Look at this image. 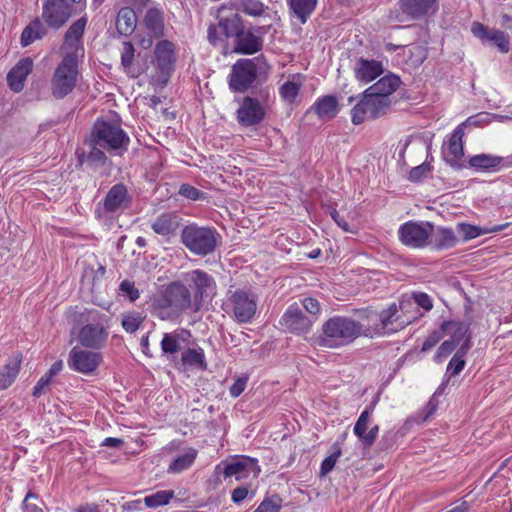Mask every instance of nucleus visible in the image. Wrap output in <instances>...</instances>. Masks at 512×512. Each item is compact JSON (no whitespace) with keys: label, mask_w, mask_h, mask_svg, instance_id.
Returning a JSON list of instances; mask_svg holds the SVG:
<instances>
[{"label":"nucleus","mask_w":512,"mask_h":512,"mask_svg":"<svg viewBox=\"0 0 512 512\" xmlns=\"http://www.w3.org/2000/svg\"><path fill=\"white\" fill-rule=\"evenodd\" d=\"M145 315L138 311H129L121 315V326L126 333L134 334L143 324Z\"/></svg>","instance_id":"obj_45"},{"label":"nucleus","mask_w":512,"mask_h":512,"mask_svg":"<svg viewBox=\"0 0 512 512\" xmlns=\"http://www.w3.org/2000/svg\"><path fill=\"white\" fill-rule=\"evenodd\" d=\"M432 171L431 161L426 159L422 164L413 167L408 174V179L411 182L419 183Z\"/></svg>","instance_id":"obj_52"},{"label":"nucleus","mask_w":512,"mask_h":512,"mask_svg":"<svg viewBox=\"0 0 512 512\" xmlns=\"http://www.w3.org/2000/svg\"><path fill=\"white\" fill-rule=\"evenodd\" d=\"M369 98L370 108L372 110V119L379 118L385 115L392 104L391 99L383 98L375 95H370Z\"/></svg>","instance_id":"obj_49"},{"label":"nucleus","mask_w":512,"mask_h":512,"mask_svg":"<svg viewBox=\"0 0 512 512\" xmlns=\"http://www.w3.org/2000/svg\"><path fill=\"white\" fill-rule=\"evenodd\" d=\"M198 456V450L193 447L182 449L170 462L167 473L172 475L180 474L191 468Z\"/></svg>","instance_id":"obj_31"},{"label":"nucleus","mask_w":512,"mask_h":512,"mask_svg":"<svg viewBox=\"0 0 512 512\" xmlns=\"http://www.w3.org/2000/svg\"><path fill=\"white\" fill-rule=\"evenodd\" d=\"M238 9L248 16L259 17L267 7L260 0H238Z\"/></svg>","instance_id":"obj_50"},{"label":"nucleus","mask_w":512,"mask_h":512,"mask_svg":"<svg viewBox=\"0 0 512 512\" xmlns=\"http://www.w3.org/2000/svg\"><path fill=\"white\" fill-rule=\"evenodd\" d=\"M456 346L457 345L455 344V342L451 340H446L442 342L439 348L437 349V352L434 356V360L436 362L442 361V359L448 357L455 350Z\"/></svg>","instance_id":"obj_61"},{"label":"nucleus","mask_w":512,"mask_h":512,"mask_svg":"<svg viewBox=\"0 0 512 512\" xmlns=\"http://www.w3.org/2000/svg\"><path fill=\"white\" fill-rule=\"evenodd\" d=\"M269 69L270 65L264 55L238 59L228 75L229 89L234 93H245L258 78L266 76Z\"/></svg>","instance_id":"obj_3"},{"label":"nucleus","mask_w":512,"mask_h":512,"mask_svg":"<svg viewBox=\"0 0 512 512\" xmlns=\"http://www.w3.org/2000/svg\"><path fill=\"white\" fill-rule=\"evenodd\" d=\"M329 215L344 232L355 233V229L339 214L334 207H329Z\"/></svg>","instance_id":"obj_62"},{"label":"nucleus","mask_w":512,"mask_h":512,"mask_svg":"<svg viewBox=\"0 0 512 512\" xmlns=\"http://www.w3.org/2000/svg\"><path fill=\"white\" fill-rule=\"evenodd\" d=\"M137 16L130 7H123L119 10L116 18V29L122 36H130L136 28Z\"/></svg>","instance_id":"obj_36"},{"label":"nucleus","mask_w":512,"mask_h":512,"mask_svg":"<svg viewBox=\"0 0 512 512\" xmlns=\"http://www.w3.org/2000/svg\"><path fill=\"white\" fill-rule=\"evenodd\" d=\"M43 502L37 494L28 492L22 502V512H44Z\"/></svg>","instance_id":"obj_54"},{"label":"nucleus","mask_w":512,"mask_h":512,"mask_svg":"<svg viewBox=\"0 0 512 512\" xmlns=\"http://www.w3.org/2000/svg\"><path fill=\"white\" fill-rule=\"evenodd\" d=\"M108 335V329L102 323H89L80 328L78 342L85 348L97 350L105 346Z\"/></svg>","instance_id":"obj_16"},{"label":"nucleus","mask_w":512,"mask_h":512,"mask_svg":"<svg viewBox=\"0 0 512 512\" xmlns=\"http://www.w3.org/2000/svg\"><path fill=\"white\" fill-rule=\"evenodd\" d=\"M119 290L124 296L128 297L131 302L136 301L140 296L139 290L135 287L134 282L129 280H123L120 283Z\"/></svg>","instance_id":"obj_59"},{"label":"nucleus","mask_w":512,"mask_h":512,"mask_svg":"<svg viewBox=\"0 0 512 512\" xmlns=\"http://www.w3.org/2000/svg\"><path fill=\"white\" fill-rule=\"evenodd\" d=\"M264 40L256 35L252 29L241 28V32L234 39L232 52L240 55H253L263 49Z\"/></svg>","instance_id":"obj_21"},{"label":"nucleus","mask_w":512,"mask_h":512,"mask_svg":"<svg viewBox=\"0 0 512 512\" xmlns=\"http://www.w3.org/2000/svg\"><path fill=\"white\" fill-rule=\"evenodd\" d=\"M401 81L396 75L389 74L380 78L376 83L368 87L365 91L368 96L375 95L390 99V96L397 90Z\"/></svg>","instance_id":"obj_33"},{"label":"nucleus","mask_w":512,"mask_h":512,"mask_svg":"<svg viewBox=\"0 0 512 512\" xmlns=\"http://www.w3.org/2000/svg\"><path fill=\"white\" fill-rule=\"evenodd\" d=\"M378 430L377 425H371L370 418H358L354 427V433L365 447H370L374 443Z\"/></svg>","instance_id":"obj_38"},{"label":"nucleus","mask_w":512,"mask_h":512,"mask_svg":"<svg viewBox=\"0 0 512 512\" xmlns=\"http://www.w3.org/2000/svg\"><path fill=\"white\" fill-rule=\"evenodd\" d=\"M134 46L131 42L126 41L123 43V49L121 53V65L128 74L135 76L132 72V65L134 60Z\"/></svg>","instance_id":"obj_53"},{"label":"nucleus","mask_w":512,"mask_h":512,"mask_svg":"<svg viewBox=\"0 0 512 512\" xmlns=\"http://www.w3.org/2000/svg\"><path fill=\"white\" fill-rule=\"evenodd\" d=\"M179 364L184 370L196 369L206 371L208 368L204 349L198 345L184 349L181 353Z\"/></svg>","instance_id":"obj_28"},{"label":"nucleus","mask_w":512,"mask_h":512,"mask_svg":"<svg viewBox=\"0 0 512 512\" xmlns=\"http://www.w3.org/2000/svg\"><path fill=\"white\" fill-rule=\"evenodd\" d=\"M78 56L74 52H67L56 67L51 79V91L55 98L63 99L74 90L79 74Z\"/></svg>","instance_id":"obj_6"},{"label":"nucleus","mask_w":512,"mask_h":512,"mask_svg":"<svg viewBox=\"0 0 512 512\" xmlns=\"http://www.w3.org/2000/svg\"><path fill=\"white\" fill-rule=\"evenodd\" d=\"M144 25L150 36L161 38L164 35V19L161 10L158 8L148 9L144 17Z\"/></svg>","instance_id":"obj_37"},{"label":"nucleus","mask_w":512,"mask_h":512,"mask_svg":"<svg viewBox=\"0 0 512 512\" xmlns=\"http://www.w3.org/2000/svg\"><path fill=\"white\" fill-rule=\"evenodd\" d=\"M291 16L305 24L317 7L318 0H286Z\"/></svg>","instance_id":"obj_35"},{"label":"nucleus","mask_w":512,"mask_h":512,"mask_svg":"<svg viewBox=\"0 0 512 512\" xmlns=\"http://www.w3.org/2000/svg\"><path fill=\"white\" fill-rule=\"evenodd\" d=\"M400 9L411 19L418 20L436 13L438 0H399Z\"/></svg>","instance_id":"obj_23"},{"label":"nucleus","mask_w":512,"mask_h":512,"mask_svg":"<svg viewBox=\"0 0 512 512\" xmlns=\"http://www.w3.org/2000/svg\"><path fill=\"white\" fill-rule=\"evenodd\" d=\"M192 338L190 330L177 328L172 332L164 333L160 346L163 354H176L189 344Z\"/></svg>","instance_id":"obj_24"},{"label":"nucleus","mask_w":512,"mask_h":512,"mask_svg":"<svg viewBox=\"0 0 512 512\" xmlns=\"http://www.w3.org/2000/svg\"><path fill=\"white\" fill-rule=\"evenodd\" d=\"M186 280L190 281L201 295L206 293L214 283L213 278L200 269L187 273Z\"/></svg>","instance_id":"obj_43"},{"label":"nucleus","mask_w":512,"mask_h":512,"mask_svg":"<svg viewBox=\"0 0 512 512\" xmlns=\"http://www.w3.org/2000/svg\"><path fill=\"white\" fill-rule=\"evenodd\" d=\"M101 361L102 355L99 352L75 346L69 351L67 365L72 371L91 375L97 370Z\"/></svg>","instance_id":"obj_13"},{"label":"nucleus","mask_w":512,"mask_h":512,"mask_svg":"<svg viewBox=\"0 0 512 512\" xmlns=\"http://www.w3.org/2000/svg\"><path fill=\"white\" fill-rule=\"evenodd\" d=\"M353 71L357 81L368 84L379 77L384 68L381 61L360 57L356 60Z\"/></svg>","instance_id":"obj_25"},{"label":"nucleus","mask_w":512,"mask_h":512,"mask_svg":"<svg viewBox=\"0 0 512 512\" xmlns=\"http://www.w3.org/2000/svg\"><path fill=\"white\" fill-rule=\"evenodd\" d=\"M20 365L21 358L19 356H14L0 370L1 390L7 389L15 381L20 371Z\"/></svg>","instance_id":"obj_40"},{"label":"nucleus","mask_w":512,"mask_h":512,"mask_svg":"<svg viewBox=\"0 0 512 512\" xmlns=\"http://www.w3.org/2000/svg\"><path fill=\"white\" fill-rule=\"evenodd\" d=\"M51 382H52V379L49 376H47L46 374L41 376L33 388V393H32L33 396L40 397L42 394L46 393Z\"/></svg>","instance_id":"obj_63"},{"label":"nucleus","mask_w":512,"mask_h":512,"mask_svg":"<svg viewBox=\"0 0 512 512\" xmlns=\"http://www.w3.org/2000/svg\"><path fill=\"white\" fill-rule=\"evenodd\" d=\"M378 319L380 322V328L378 332L393 333L404 329L406 326L411 324V318L400 316V312L397 310V303L390 304L386 309H383Z\"/></svg>","instance_id":"obj_22"},{"label":"nucleus","mask_w":512,"mask_h":512,"mask_svg":"<svg viewBox=\"0 0 512 512\" xmlns=\"http://www.w3.org/2000/svg\"><path fill=\"white\" fill-rule=\"evenodd\" d=\"M366 335L360 322L346 316H333L322 325L319 345L325 348H340Z\"/></svg>","instance_id":"obj_2"},{"label":"nucleus","mask_w":512,"mask_h":512,"mask_svg":"<svg viewBox=\"0 0 512 512\" xmlns=\"http://www.w3.org/2000/svg\"><path fill=\"white\" fill-rule=\"evenodd\" d=\"M310 110L314 111L319 119H332L339 111L338 101L333 95L322 96L314 102Z\"/></svg>","instance_id":"obj_34"},{"label":"nucleus","mask_w":512,"mask_h":512,"mask_svg":"<svg viewBox=\"0 0 512 512\" xmlns=\"http://www.w3.org/2000/svg\"><path fill=\"white\" fill-rule=\"evenodd\" d=\"M103 148L95 145L94 147H92V149L90 150V152L88 153V156H87V160L90 162V163H95V164H104L107 157L104 153V151L102 150Z\"/></svg>","instance_id":"obj_64"},{"label":"nucleus","mask_w":512,"mask_h":512,"mask_svg":"<svg viewBox=\"0 0 512 512\" xmlns=\"http://www.w3.org/2000/svg\"><path fill=\"white\" fill-rule=\"evenodd\" d=\"M33 69V60L29 57L19 60L16 65L9 71L7 82L10 89L16 93L24 88L27 76Z\"/></svg>","instance_id":"obj_27"},{"label":"nucleus","mask_w":512,"mask_h":512,"mask_svg":"<svg viewBox=\"0 0 512 512\" xmlns=\"http://www.w3.org/2000/svg\"><path fill=\"white\" fill-rule=\"evenodd\" d=\"M189 289L181 282L174 281L159 291L152 301L154 314L163 321H177L191 307Z\"/></svg>","instance_id":"obj_1"},{"label":"nucleus","mask_w":512,"mask_h":512,"mask_svg":"<svg viewBox=\"0 0 512 512\" xmlns=\"http://www.w3.org/2000/svg\"><path fill=\"white\" fill-rule=\"evenodd\" d=\"M313 322L314 319L307 317L297 303L289 305L280 319L283 329L296 335L308 333Z\"/></svg>","instance_id":"obj_15"},{"label":"nucleus","mask_w":512,"mask_h":512,"mask_svg":"<svg viewBox=\"0 0 512 512\" xmlns=\"http://www.w3.org/2000/svg\"><path fill=\"white\" fill-rule=\"evenodd\" d=\"M259 473L260 467L257 464V460L245 456L237 457L231 462H221L214 470L216 482L218 483H221V475L224 478L235 477L237 480H241L250 475L257 477Z\"/></svg>","instance_id":"obj_10"},{"label":"nucleus","mask_w":512,"mask_h":512,"mask_svg":"<svg viewBox=\"0 0 512 512\" xmlns=\"http://www.w3.org/2000/svg\"><path fill=\"white\" fill-rule=\"evenodd\" d=\"M444 335V331H442V328L440 327L438 330L432 331L425 341L423 342L421 350L423 352L430 351L436 344L439 343V341L442 339Z\"/></svg>","instance_id":"obj_60"},{"label":"nucleus","mask_w":512,"mask_h":512,"mask_svg":"<svg viewBox=\"0 0 512 512\" xmlns=\"http://www.w3.org/2000/svg\"><path fill=\"white\" fill-rule=\"evenodd\" d=\"M179 195L193 201L203 200L206 198V193L197 189L190 184H182L179 188Z\"/></svg>","instance_id":"obj_57"},{"label":"nucleus","mask_w":512,"mask_h":512,"mask_svg":"<svg viewBox=\"0 0 512 512\" xmlns=\"http://www.w3.org/2000/svg\"><path fill=\"white\" fill-rule=\"evenodd\" d=\"M342 454L341 446L338 442L332 444L329 449V455L322 461L320 466V475L325 476L329 474L333 468L339 457Z\"/></svg>","instance_id":"obj_47"},{"label":"nucleus","mask_w":512,"mask_h":512,"mask_svg":"<svg viewBox=\"0 0 512 512\" xmlns=\"http://www.w3.org/2000/svg\"><path fill=\"white\" fill-rule=\"evenodd\" d=\"M86 7V0H44L42 17L45 23L54 28L62 27L73 12Z\"/></svg>","instance_id":"obj_7"},{"label":"nucleus","mask_w":512,"mask_h":512,"mask_svg":"<svg viewBox=\"0 0 512 512\" xmlns=\"http://www.w3.org/2000/svg\"><path fill=\"white\" fill-rule=\"evenodd\" d=\"M442 331L444 334H448L451 337V341L455 342L456 345H465L466 343L471 348V332L470 323L466 321H454L448 320L441 324Z\"/></svg>","instance_id":"obj_26"},{"label":"nucleus","mask_w":512,"mask_h":512,"mask_svg":"<svg viewBox=\"0 0 512 512\" xmlns=\"http://www.w3.org/2000/svg\"><path fill=\"white\" fill-rule=\"evenodd\" d=\"M397 310L400 312V316L411 318V323L421 318L424 313H419L418 310H414L413 301L409 296H403L397 304Z\"/></svg>","instance_id":"obj_51"},{"label":"nucleus","mask_w":512,"mask_h":512,"mask_svg":"<svg viewBox=\"0 0 512 512\" xmlns=\"http://www.w3.org/2000/svg\"><path fill=\"white\" fill-rule=\"evenodd\" d=\"M507 225H495L492 227H480L469 223H458L457 230L462 235L464 241L475 239L479 236L499 232L503 230Z\"/></svg>","instance_id":"obj_39"},{"label":"nucleus","mask_w":512,"mask_h":512,"mask_svg":"<svg viewBox=\"0 0 512 512\" xmlns=\"http://www.w3.org/2000/svg\"><path fill=\"white\" fill-rule=\"evenodd\" d=\"M92 141L110 154L122 156L129 147L130 138L118 122L97 120L92 129Z\"/></svg>","instance_id":"obj_4"},{"label":"nucleus","mask_w":512,"mask_h":512,"mask_svg":"<svg viewBox=\"0 0 512 512\" xmlns=\"http://www.w3.org/2000/svg\"><path fill=\"white\" fill-rule=\"evenodd\" d=\"M434 225L428 221H408L399 227L398 235L402 244L412 248H424L430 242Z\"/></svg>","instance_id":"obj_11"},{"label":"nucleus","mask_w":512,"mask_h":512,"mask_svg":"<svg viewBox=\"0 0 512 512\" xmlns=\"http://www.w3.org/2000/svg\"><path fill=\"white\" fill-rule=\"evenodd\" d=\"M176 50L175 45L169 40H160L154 48L153 64L159 72L157 81L165 86L175 69Z\"/></svg>","instance_id":"obj_12"},{"label":"nucleus","mask_w":512,"mask_h":512,"mask_svg":"<svg viewBox=\"0 0 512 512\" xmlns=\"http://www.w3.org/2000/svg\"><path fill=\"white\" fill-rule=\"evenodd\" d=\"M463 137L464 129L462 125H458L442 149L444 161L454 169H461L463 167L461 164V159L464 156Z\"/></svg>","instance_id":"obj_17"},{"label":"nucleus","mask_w":512,"mask_h":512,"mask_svg":"<svg viewBox=\"0 0 512 512\" xmlns=\"http://www.w3.org/2000/svg\"><path fill=\"white\" fill-rule=\"evenodd\" d=\"M471 32L482 42L496 46L501 53H508L510 50L509 36L501 30L488 29L482 23L474 22L471 27Z\"/></svg>","instance_id":"obj_20"},{"label":"nucleus","mask_w":512,"mask_h":512,"mask_svg":"<svg viewBox=\"0 0 512 512\" xmlns=\"http://www.w3.org/2000/svg\"><path fill=\"white\" fill-rule=\"evenodd\" d=\"M409 297L413 301V305L416 304L418 307L422 308L424 312H429L433 308V300L427 293L412 292Z\"/></svg>","instance_id":"obj_58"},{"label":"nucleus","mask_w":512,"mask_h":512,"mask_svg":"<svg viewBox=\"0 0 512 512\" xmlns=\"http://www.w3.org/2000/svg\"><path fill=\"white\" fill-rule=\"evenodd\" d=\"M304 75L301 73L291 74L288 79L279 87V95L287 104H295L297 97L304 83Z\"/></svg>","instance_id":"obj_32"},{"label":"nucleus","mask_w":512,"mask_h":512,"mask_svg":"<svg viewBox=\"0 0 512 512\" xmlns=\"http://www.w3.org/2000/svg\"><path fill=\"white\" fill-rule=\"evenodd\" d=\"M366 119H372V110L367 93L364 91L360 101L351 110V121L354 125H360Z\"/></svg>","instance_id":"obj_42"},{"label":"nucleus","mask_w":512,"mask_h":512,"mask_svg":"<svg viewBox=\"0 0 512 512\" xmlns=\"http://www.w3.org/2000/svg\"><path fill=\"white\" fill-rule=\"evenodd\" d=\"M235 115L239 125L253 127L265 119L266 111L258 98L245 96L241 100Z\"/></svg>","instance_id":"obj_14"},{"label":"nucleus","mask_w":512,"mask_h":512,"mask_svg":"<svg viewBox=\"0 0 512 512\" xmlns=\"http://www.w3.org/2000/svg\"><path fill=\"white\" fill-rule=\"evenodd\" d=\"M104 210L111 215H119L131 204V196L127 187L118 183L113 185L103 199Z\"/></svg>","instance_id":"obj_18"},{"label":"nucleus","mask_w":512,"mask_h":512,"mask_svg":"<svg viewBox=\"0 0 512 512\" xmlns=\"http://www.w3.org/2000/svg\"><path fill=\"white\" fill-rule=\"evenodd\" d=\"M174 497L172 490H159L155 493L145 496L144 503L149 508H157L166 505Z\"/></svg>","instance_id":"obj_48"},{"label":"nucleus","mask_w":512,"mask_h":512,"mask_svg":"<svg viewBox=\"0 0 512 512\" xmlns=\"http://www.w3.org/2000/svg\"><path fill=\"white\" fill-rule=\"evenodd\" d=\"M45 34V29L43 24L39 19L32 21L29 25H27L21 34V45L22 47H27L36 40L41 39Z\"/></svg>","instance_id":"obj_44"},{"label":"nucleus","mask_w":512,"mask_h":512,"mask_svg":"<svg viewBox=\"0 0 512 512\" xmlns=\"http://www.w3.org/2000/svg\"><path fill=\"white\" fill-rule=\"evenodd\" d=\"M87 25V17L83 16L75 21L66 31L64 39V48L68 49V52H74L78 55L80 50H83L81 46V40Z\"/></svg>","instance_id":"obj_30"},{"label":"nucleus","mask_w":512,"mask_h":512,"mask_svg":"<svg viewBox=\"0 0 512 512\" xmlns=\"http://www.w3.org/2000/svg\"><path fill=\"white\" fill-rule=\"evenodd\" d=\"M282 500L279 496L273 495L265 497L264 500L259 504L257 512H279L281 509Z\"/></svg>","instance_id":"obj_55"},{"label":"nucleus","mask_w":512,"mask_h":512,"mask_svg":"<svg viewBox=\"0 0 512 512\" xmlns=\"http://www.w3.org/2000/svg\"><path fill=\"white\" fill-rule=\"evenodd\" d=\"M468 164L476 171L497 172L512 167V156H497L480 153L469 158Z\"/></svg>","instance_id":"obj_19"},{"label":"nucleus","mask_w":512,"mask_h":512,"mask_svg":"<svg viewBox=\"0 0 512 512\" xmlns=\"http://www.w3.org/2000/svg\"><path fill=\"white\" fill-rule=\"evenodd\" d=\"M431 243L437 250L449 249L456 245L457 237L451 228L439 227L436 232L433 231Z\"/></svg>","instance_id":"obj_41"},{"label":"nucleus","mask_w":512,"mask_h":512,"mask_svg":"<svg viewBox=\"0 0 512 512\" xmlns=\"http://www.w3.org/2000/svg\"><path fill=\"white\" fill-rule=\"evenodd\" d=\"M248 381V374H240L235 376L232 385L229 387L230 396L233 398L240 396L246 389Z\"/></svg>","instance_id":"obj_56"},{"label":"nucleus","mask_w":512,"mask_h":512,"mask_svg":"<svg viewBox=\"0 0 512 512\" xmlns=\"http://www.w3.org/2000/svg\"><path fill=\"white\" fill-rule=\"evenodd\" d=\"M180 220L176 212H165L156 217L151 224V228L160 236L171 237L179 228Z\"/></svg>","instance_id":"obj_29"},{"label":"nucleus","mask_w":512,"mask_h":512,"mask_svg":"<svg viewBox=\"0 0 512 512\" xmlns=\"http://www.w3.org/2000/svg\"><path fill=\"white\" fill-rule=\"evenodd\" d=\"M469 351V346L466 343L465 345H460L458 351L454 354V356L449 361L446 374L450 377L458 375L465 367L464 356Z\"/></svg>","instance_id":"obj_46"},{"label":"nucleus","mask_w":512,"mask_h":512,"mask_svg":"<svg viewBox=\"0 0 512 512\" xmlns=\"http://www.w3.org/2000/svg\"><path fill=\"white\" fill-rule=\"evenodd\" d=\"M257 296L250 290H235L227 301L228 313L238 323H249L257 311Z\"/></svg>","instance_id":"obj_8"},{"label":"nucleus","mask_w":512,"mask_h":512,"mask_svg":"<svg viewBox=\"0 0 512 512\" xmlns=\"http://www.w3.org/2000/svg\"><path fill=\"white\" fill-rule=\"evenodd\" d=\"M221 240L214 227L186 225L181 232L182 244L194 255L205 257L213 253Z\"/></svg>","instance_id":"obj_5"},{"label":"nucleus","mask_w":512,"mask_h":512,"mask_svg":"<svg viewBox=\"0 0 512 512\" xmlns=\"http://www.w3.org/2000/svg\"><path fill=\"white\" fill-rule=\"evenodd\" d=\"M243 20L239 14H231L221 17L216 24H210L207 29L208 42L216 47L223 46L227 49V40H233L243 27Z\"/></svg>","instance_id":"obj_9"}]
</instances>
